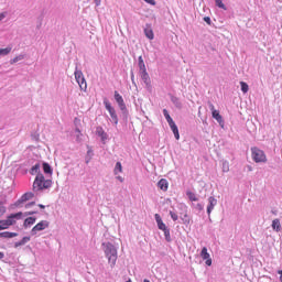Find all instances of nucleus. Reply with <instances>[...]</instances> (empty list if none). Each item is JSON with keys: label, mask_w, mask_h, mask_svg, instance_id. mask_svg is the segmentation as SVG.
<instances>
[{"label": "nucleus", "mask_w": 282, "mask_h": 282, "mask_svg": "<svg viewBox=\"0 0 282 282\" xmlns=\"http://www.w3.org/2000/svg\"><path fill=\"white\" fill-rule=\"evenodd\" d=\"M204 21H205L206 23H208V25H210V19H209L208 17H205V18H204Z\"/></svg>", "instance_id": "38"}, {"label": "nucleus", "mask_w": 282, "mask_h": 282, "mask_svg": "<svg viewBox=\"0 0 282 282\" xmlns=\"http://www.w3.org/2000/svg\"><path fill=\"white\" fill-rule=\"evenodd\" d=\"M223 171L224 173H228L230 171V165L226 161L223 163Z\"/></svg>", "instance_id": "31"}, {"label": "nucleus", "mask_w": 282, "mask_h": 282, "mask_svg": "<svg viewBox=\"0 0 282 282\" xmlns=\"http://www.w3.org/2000/svg\"><path fill=\"white\" fill-rule=\"evenodd\" d=\"M43 171L44 173L52 175V166L48 163H43Z\"/></svg>", "instance_id": "25"}, {"label": "nucleus", "mask_w": 282, "mask_h": 282, "mask_svg": "<svg viewBox=\"0 0 282 282\" xmlns=\"http://www.w3.org/2000/svg\"><path fill=\"white\" fill-rule=\"evenodd\" d=\"M6 19V13H0V21H3Z\"/></svg>", "instance_id": "39"}, {"label": "nucleus", "mask_w": 282, "mask_h": 282, "mask_svg": "<svg viewBox=\"0 0 282 282\" xmlns=\"http://www.w3.org/2000/svg\"><path fill=\"white\" fill-rule=\"evenodd\" d=\"M19 219H23V213H17V214H11L7 217V223L10 226H14V224H17V221H19Z\"/></svg>", "instance_id": "6"}, {"label": "nucleus", "mask_w": 282, "mask_h": 282, "mask_svg": "<svg viewBox=\"0 0 282 282\" xmlns=\"http://www.w3.org/2000/svg\"><path fill=\"white\" fill-rule=\"evenodd\" d=\"M104 104H105L107 111H109L110 117H111L112 121L115 122V124H118V115H116V109L111 107V104L109 101H104Z\"/></svg>", "instance_id": "7"}, {"label": "nucleus", "mask_w": 282, "mask_h": 282, "mask_svg": "<svg viewBox=\"0 0 282 282\" xmlns=\"http://www.w3.org/2000/svg\"><path fill=\"white\" fill-rule=\"evenodd\" d=\"M77 133H80V129H76Z\"/></svg>", "instance_id": "48"}, {"label": "nucleus", "mask_w": 282, "mask_h": 282, "mask_svg": "<svg viewBox=\"0 0 282 282\" xmlns=\"http://www.w3.org/2000/svg\"><path fill=\"white\" fill-rule=\"evenodd\" d=\"M12 52V47H7V48H0V55L1 56H8V54Z\"/></svg>", "instance_id": "27"}, {"label": "nucleus", "mask_w": 282, "mask_h": 282, "mask_svg": "<svg viewBox=\"0 0 282 282\" xmlns=\"http://www.w3.org/2000/svg\"><path fill=\"white\" fill-rule=\"evenodd\" d=\"M240 86H241L242 94H248V90L250 89L248 84L246 82H240Z\"/></svg>", "instance_id": "24"}, {"label": "nucleus", "mask_w": 282, "mask_h": 282, "mask_svg": "<svg viewBox=\"0 0 282 282\" xmlns=\"http://www.w3.org/2000/svg\"><path fill=\"white\" fill-rule=\"evenodd\" d=\"M145 3H149L150 6H155V0H144Z\"/></svg>", "instance_id": "37"}, {"label": "nucleus", "mask_w": 282, "mask_h": 282, "mask_svg": "<svg viewBox=\"0 0 282 282\" xmlns=\"http://www.w3.org/2000/svg\"><path fill=\"white\" fill-rule=\"evenodd\" d=\"M170 129H172L173 133H174V138L176 140H180V130L177 129V124H175V121H173L172 123H169Z\"/></svg>", "instance_id": "15"}, {"label": "nucleus", "mask_w": 282, "mask_h": 282, "mask_svg": "<svg viewBox=\"0 0 282 282\" xmlns=\"http://www.w3.org/2000/svg\"><path fill=\"white\" fill-rule=\"evenodd\" d=\"M118 173H122V163L117 162L115 166V174L118 175Z\"/></svg>", "instance_id": "28"}, {"label": "nucleus", "mask_w": 282, "mask_h": 282, "mask_svg": "<svg viewBox=\"0 0 282 282\" xmlns=\"http://www.w3.org/2000/svg\"><path fill=\"white\" fill-rule=\"evenodd\" d=\"M163 116H164V118L166 119L167 124H171V123L174 122V121H173V118H171V115L169 113V110L163 109Z\"/></svg>", "instance_id": "21"}, {"label": "nucleus", "mask_w": 282, "mask_h": 282, "mask_svg": "<svg viewBox=\"0 0 282 282\" xmlns=\"http://www.w3.org/2000/svg\"><path fill=\"white\" fill-rule=\"evenodd\" d=\"M139 67L140 72L147 70V65H144V59H142V56L139 57Z\"/></svg>", "instance_id": "26"}, {"label": "nucleus", "mask_w": 282, "mask_h": 282, "mask_svg": "<svg viewBox=\"0 0 282 282\" xmlns=\"http://www.w3.org/2000/svg\"><path fill=\"white\" fill-rule=\"evenodd\" d=\"M33 224H36L35 217H29L24 220V226H33Z\"/></svg>", "instance_id": "23"}, {"label": "nucleus", "mask_w": 282, "mask_h": 282, "mask_svg": "<svg viewBox=\"0 0 282 282\" xmlns=\"http://www.w3.org/2000/svg\"><path fill=\"white\" fill-rule=\"evenodd\" d=\"M164 237L167 241H171V230L170 229H165L164 231Z\"/></svg>", "instance_id": "33"}, {"label": "nucleus", "mask_w": 282, "mask_h": 282, "mask_svg": "<svg viewBox=\"0 0 282 282\" xmlns=\"http://www.w3.org/2000/svg\"><path fill=\"white\" fill-rule=\"evenodd\" d=\"M32 171H39V164L34 165V166L32 167Z\"/></svg>", "instance_id": "40"}, {"label": "nucleus", "mask_w": 282, "mask_h": 282, "mask_svg": "<svg viewBox=\"0 0 282 282\" xmlns=\"http://www.w3.org/2000/svg\"><path fill=\"white\" fill-rule=\"evenodd\" d=\"M141 78L144 80V83H149V73H147V70H141Z\"/></svg>", "instance_id": "29"}, {"label": "nucleus", "mask_w": 282, "mask_h": 282, "mask_svg": "<svg viewBox=\"0 0 282 282\" xmlns=\"http://www.w3.org/2000/svg\"><path fill=\"white\" fill-rule=\"evenodd\" d=\"M171 218L173 219V221H177V219H180V217L177 216V214L170 212Z\"/></svg>", "instance_id": "35"}, {"label": "nucleus", "mask_w": 282, "mask_h": 282, "mask_svg": "<svg viewBox=\"0 0 282 282\" xmlns=\"http://www.w3.org/2000/svg\"><path fill=\"white\" fill-rule=\"evenodd\" d=\"M34 202H32V203H29L26 206H25V208H30V206H34Z\"/></svg>", "instance_id": "41"}, {"label": "nucleus", "mask_w": 282, "mask_h": 282, "mask_svg": "<svg viewBox=\"0 0 282 282\" xmlns=\"http://www.w3.org/2000/svg\"><path fill=\"white\" fill-rule=\"evenodd\" d=\"M46 228H50V221L41 220L32 228L31 235H36V232H41V230H45Z\"/></svg>", "instance_id": "5"}, {"label": "nucleus", "mask_w": 282, "mask_h": 282, "mask_svg": "<svg viewBox=\"0 0 282 282\" xmlns=\"http://www.w3.org/2000/svg\"><path fill=\"white\" fill-rule=\"evenodd\" d=\"M271 226L276 232H281V220L279 218L273 219Z\"/></svg>", "instance_id": "17"}, {"label": "nucleus", "mask_w": 282, "mask_h": 282, "mask_svg": "<svg viewBox=\"0 0 282 282\" xmlns=\"http://www.w3.org/2000/svg\"><path fill=\"white\" fill-rule=\"evenodd\" d=\"M115 100L119 105L121 111H124V109H127V105L124 104L122 95L119 94L117 90L115 91Z\"/></svg>", "instance_id": "9"}, {"label": "nucleus", "mask_w": 282, "mask_h": 282, "mask_svg": "<svg viewBox=\"0 0 282 282\" xmlns=\"http://www.w3.org/2000/svg\"><path fill=\"white\" fill-rule=\"evenodd\" d=\"M119 180H120V182H122V178H121V177H119Z\"/></svg>", "instance_id": "50"}, {"label": "nucleus", "mask_w": 282, "mask_h": 282, "mask_svg": "<svg viewBox=\"0 0 282 282\" xmlns=\"http://www.w3.org/2000/svg\"><path fill=\"white\" fill-rule=\"evenodd\" d=\"M52 187V180H45L43 174H37L34 182L33 188L34 191H45L46 188Z\"/></svg>", "instance_id": "1"}, {"label": "nucleus", "mask_w": 282, "mask_h": 282, "mask_svg": "<svg viewBox=\"0 0 282 282\" xmlns=\"http://www.w3.org/2000/svg\"><path fill=\"white\" fill-rule=\"evenodd\" d=\"M119 180H120V182H122V178H121V177H119Z\"/></svg>", "instance_id": "49"}, {"label": "nucleus", "mask_w": 282, "mask_h": 282, "mask_svg": "<svg viewBox=\"0 0 282 282\" xmlns=\"http://www.w3.org/2000/svg\"><path fill=\"white\" fill-rule=\"evenodd\" d=\"M75 80L79 85V89L82 91H87V80L85 79V75L78 68L75 69Z\"/></svg>", "instance_id": "4"}, {"label": "nucleus", "mask_w": 282, "mask_h": 282, "mask_svg": "<svg viewBox=\"0 0 282 282\" xmlns=\"http://www.w3.org/2000/svg\"><path fill=\"white\" fill-rule=\"evenodd\" d=\"M10 228V225L8 224V219L0 220V230H8Z\"/></svg>", "instance_id": "22"}, {"label": "nucleus", "mask_w": 282, "mask_h": 282, "mask_svg": "<svg viewBox=\"0 0 282 282\" xmlns=\"http://www.w3.org/2000/svg\"><path fill=\"white\" fill-rule=\"evenodd\" d=\"M33 197H34V193H32V192H28V193L23 194L21 196V199H19L17 202V206H19L20 204H23V202H30V199H32Z\"/></svg>", "instance_id": "11"}, {"label": "nucleus", "mask_w": 282, "mask_h": 282, "mask_svg": "<svg viewBox=\"0 0 282 282\" xmlns=\"http://www.w3.org/2000/svg\"><path fill=\"white\" fill-rule=\"evenodd\" d=\"M208 107H209L212 113H213L214 111H217V110L215 109V105H213V102H210V101L208 102Z\"/></svg>", "instance_id": "36"}, {"label": "nucleus", "mask_w": 282, "mask_h": 282, "mask_svg": "<svg viewBox=\"0 0 282 282\" xmlns=\"http://www.w3.org/2000/svg\"><path fill=\"white\" fill-rule=\"evenodd\" d=\"M187 196H188V199H189L191 202H198V199H199V198H197V196H196L195 193H193V192H188V193H187Z\"/></svg>", "instance_id": "30"}, {"label": "nucleus", "mask_w": 282, "mask_h": 282, "mask_svg": "<svg viewBox=\"0 0 282 282\" xmlns=\"http://www.w3.org/2000/svg\"><path fill=\"white\" fill-rule=\"evenodd\" d=\"M251 158L256 164H265L268 162L265 152L257 147L251 148Z\"/></svg>", "instance_id": "3"}, {"label": "nucleus", "mask_w": 282, "mask_h": 282, "mask_svg": "<svg viewBox=\"0 0 282 282\" xmlns=\"http://www.w3.org/2000/svg\"><path fill=\"white\" fill-rule=\"evenodd\" d=\"M209 205L207 206V214L210 215L213 210H215V207L217 206V200L215 197L210 196L208 198Z\"/></svg>", "instance_id": "12"}, {"label": "nucleus", "mask_w": 282, "mask_h": 282, "mask_svg": "<svg viewBox=\"0 0 282 282\" xmlns=\"http://www.w3.org/2000/svg\"><path fill=\"white\" fill-rule=\"evenodd\" d=\"M3 257H6V254L0 251V259H3Z\"/></svg>", "instance_id": "45"}, {"label": "nucleus", "mask_w": 282, "mask_h": 282, "mask_svg": "<svg viewBox=\"0 0 282 282\" xmlns=\"http://www.w3.org/2000/svg\"><path fill=\"white\" fill-rule=\"evenodd\" d=\"M215 2L218 8H221V10H226V4H224L221 0H215Z\"/></svg>", "instance_id": "32"}, {"label": "nucleus", "mask_w": 282, "mask_h": 282, "mask_svg": "<svg viewBox=\"0 0 282 282\" xmlns=\"http://www.w3.org/2000/svg\"><path fill=\"white\" fill-rule=\"evenodd\" d=\"M14 237H19V234L10 231L0 232V239H12Z\"/></svg>", "instance_id": "14"}, {"label": "nucleus", "mask_w": 282, "mask_h": 282, "mask_svg": "<svg viewBox=\"0 0 282 282\" xmlns=\"http://www.w3.org/2000/svg\"><path fill=\"white\" fill-rule=\"evenodd\" d=\"M39 207H40V208H45V205H41V204H40Z\"/></svg>", "instance_id": "47"}, {"label": "nucleus", "mask_w": 282, "mask_h": 282, "mask_svg": "<svg viewBox=\"0 0 282 282\" xmlns=\"http://www.w3.org/2000/svg\"><path fill=\"white\" fill-rule=\"evenodd\" d=\"M30 241V237H23L20 241L14 243V248H20V246H25Z\"/></svg>", "instance_id": "20"}, {"label": "nucleus", "mask_w": 282, "mask_h": 282, "mask_svg": "<svg viewBox=\"0 0 282 282\" xmlns=\"http://www.w3.org/2000/svg\"><path fill=\"white\" fill-rule=\"evenodd\" d=\"M19 61V57H15L12 59V63H17Z\"/></svg>", "instance_id": "46"}, {"label": "nucleus", "mask_w": 282, "mask_h": 282, "mask_svg": "<svg viewBox=\"0 0 282 282\" xmlns=\"http://www.w3.org/2000/svg\"><path fill=\"white\" fill-rule=\"evenodd\" d=\"M158 186L161 191H163L164 193H166V191H169V181H166V178H161L158 182Z\"/></svg>", "instance_id": "13"}, {"label": "nucleus", "mask_w": 282, "mask_h": 282, "mask_svg": "<svg viewBox=\"0 0 282 282\" xmlns=\"http://www.w3.org/2000/svg\"><path fill=\"white\" fill-rule=\"evenodd\" d=\"M35 214V212H28V213H25V216H28V215H34Z\"/></svg>", "instance_id": "43"}, {"label": "nucleus", "mask_w": 282, "mask_h": 282, "mask_svg": "<svg viewBox=\"0 0 282 282\" xmlns=\"http://www.w3.org/2000/svg\"><path fill=\"white\" fill-rule=\"evenodd\" d=\"M154 218L158 224L159 230H162L163 232L164 230H169V227H166V224H164V221L162 220V217H160V214H155Z\"/></svg>", "instance_id": "10"}, {"label": "nucleus", "mask_w": 282, "mask_h": 282, "mask_svg": "<svg viewBox=\"0 0 282 282\" xmlns=\"http://www.w3.org/2000/svg\"><path fill=\"white\" fill-rule=\"evenodd\" d=\"M119 180H120V182H122V178H121V177H119Z\"/></svg>", "instance_id": "51"}, {"label": "nucleus", "mask_w": 282, "mask_h": 282, "mask_svg": "<svg viewBox=\"0 0 282 282\" xmlns=\"http://www.w3.org/2000/svg\"><path fill=\"white\" fill-rule=\"evenodd\" d=\"M105 254L108 259V263L113 268L116 265V261H118V249H116L112 243H107Z\"/></svg>", "instance_id": "2"}, {"label": "nucleus", "mask_w": 282, "mask_h": 282, "mask_svg": "<svg viewBox=\"0 0 282 282\" xmlns=\"http://www.w3.org/2000/svg\"><path fill=\"white\" fill-rule=\"evenodd\" d=\"M278 274H280V281L282 282V270L278 271Z\"/></svg>", "instance_id": "42"}, {"label": "nucleus", "mask_w": 282, "mask_h": 282, "mask_svg": "<svg viewBox=\"0 0 282 282\" xmlns=\"http://www.w3.org/2000/svg\"><path fill=\"white\" fill-rule=\"evenodd\" d=\"M6 210V206H3V203L0 202V217H3Z\"/></svg>", "instance_id": "34"}, {"label": "nucleus", "mask_w": 282, "mask_h": 282, "mask_svg": "<svg viewBox=\"0 0 282 282\" xmlns=\"http://www.w3.org/2000/svg\"><path fill=\"white\" fill-rule=\"evenodd\" d=\"M202 260L205 261L206 265H213V259H210V253H208V248L204 247L200 251Z\"/></svg>", "instance_id": "8"}, {"label": "nucleus", "mask_w": 282, "mask_h": 282, "mask_svg": "<svg viewBox=\"0 0 282 282\" xmlns=\"http://www.w3.org/2000/svg\"><path fill=\"white\" fill-rule=\"evenodd\" d=\"M97 135H99V138H101V141L105 142V140H107L108 135L107 132H105V130L102 129V127H97Z\"/></svg>", "instance_id": "16"}, {"label": "nucleus", "mask_w": 282, "mask_h": 282, "mask_svg": "<svg viewBox=\"0 0 282 282\" xmlns=\"http://www.w3.org/2000/svg\"><path fill=\"white\" fill-rule=\"evenodd\" d=\"M96 6H100V0H94Z\"/></svg>", "instance_id": "44"}, {"label": "nucleus", "mask_w": 282, "mask_h": 282, "mask_svg": "<svg viewBox=\"0 0 282 282\" xmlns=\"http://www.w3.org/2000/svg\"><path fill=\"white\" fill-rule=\"evenodd\" d=\"M212 116L215 120H217V122L219 124H221V122H224V118L221 117V115L219 113L218 110H215L214 112H212Z\"/></svg>", "instance_id": "18"}, {"label": "nucleus", "mask_w": 282, "mask_h": 282, "mask_svg": "<svg viewBox=\"0 0 282 282\" xmlns=\"http://www.w3.org/2000/svg\"><path fill=\"white\" fill-rule=\"evenodd\" d=\"M144 34H145L147 39H150V41H153V39L155 36L153 34V29H151V28H145L144 29Z\"/></svg>", "instance_id": "19"}]
</instances>
